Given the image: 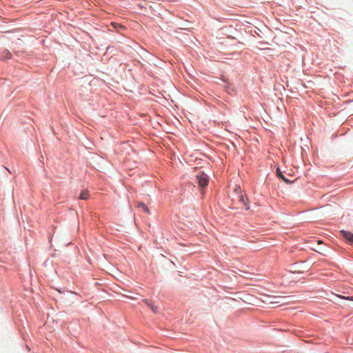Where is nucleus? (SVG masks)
Masks as SVG:
<instances>
[{
  "instance_id": "1",
  "label": "nucleus",
  "mask_w": 353,
  "mask_h": 353,
  "mask_svg": "<svg viewBox=\"0 0 353 353\" xmlns=\"http://www.w3.org/2000/svg\"><path fill=\"white\" fill-rule=\"evenodd\" d=\"M196 180L199 185L202 188H205L208 184V179L207 175L203 173H199L196 175Z\"/></svg>"
},
{
  "instance_id": "2",
  "label": "nucleus",
  "mask_w": 353,
  "mask_h": 353,
  "mask_svg": "<svg viewBox=\"0 0 353 353\" xmlns=\"http://www.w3.org/2000/svg\"><path fill=\"white\" fill-rule=\"evenodd\" d=\"M341 233L342 236L344 239H345L350 243H353V234L352 233H351L350 232L344 231V230L341 231Z\"/></svg>"
},
{
  "instance_id": "3",
  "label": "nucleus",
  "mask_w": 353,
  "mask_h": 353,
  "mask_svg": "<svg viewBox=\"0 0 353 353\" xmlns=\"http://www.w3.org/2000/svg\"><path fill=\"white\" fill-rule=\"evenodd\" d=\"M154 313H157L158 312V307L154 305L148 299H144L143 301Z\"/></svg>"
},
{
  "instance_id": "4",
  "label": "nucleus",
  "mask_w": 353,
  "mask_h": 353,
  "mask_svg": "<svg viewBox=\"0 0 353 353\" xmlns=\"http://www.w3.org/2000/svg\"><path fill=\"white\" fill-rule=\"evenodd\" d=\"M90 197L89 191L86 189L81 191L79 195V199L82 200H87Z\"/></svg>"
},
{
  "instance_id": "5",
  "label": "nucleus",
  "mask_w": 353,
  "mask_h": 353,
  "mask_svg": "<svg viewBox=\"0 0 353 353\" xmlns=\"http://www.w3.org/2000/svg\"><path fill=\"white\" fill-rule=\"evenodd\" d=\"M137 207L141 208L145 213L150 214V210L143 203H139Z\"/></svg>"
},
{
  "instance_id": "6",
  "label": "nucleus",
  "mask_w": 353,
  "mask_h": 353,
  "mask_svg": "<svg viewBox=\"0 0 353 353\" xmlns=\"http://www.w3.org/2000/svg\"><path fill=\"white\" fill-rule=\"evenodd\" d=\"M276 175L279 178L281 179L285 182L288 183L289 181L283 175L279 168L276 169Z\"/></svg>"
},
{
  "instance_id": "7",
  "label": "nucleus",
  "mask_w": 353,
  "mask_h": 353,
  "mask_svg": "<svg viewBox=\"0 0 353 353\" xmlns=\"http://www.w3.org/2000/svg\"><path fill=\"white\" fill-rule=\"evenodd\" d=\"M339 297L346 299V300L353 301V296H340Z\"/></svg>"
},
{
  "instance_id": "8",
  "label": "nucleus",
  "mask_w": 353,
  "mask_h": 353,
  "mask_svg": "<svg viewBox=\"0 0 353 353\" xmlns=\"http://www.w3.org/2000/svg\"><path fill=\"white\" fill-rule=\"evenodd\" d=\"M7 54H8V56L7 57V58H10V55H11V54H10V52H7Z\"/></svg>"
},
{
  "instance_id": "9",
  "label": "nucleus",
  "mask_w": 353,
  "mask_h": 353,
  "mask_svg": "<svg viewBox=\"0 0 353 353\" xmlns=\"http://www.w3.org/2000/svg\"><path fill=\"white\" fill-rule=\"evenodd\" d=\"M119 28H121V29H125V27L123 26H119Z\"/></svg>"
}]
</instances>
